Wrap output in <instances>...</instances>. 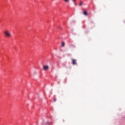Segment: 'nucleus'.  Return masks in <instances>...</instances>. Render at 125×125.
Segmentation results:
<instances>
[{
  "label": "nucleus",
  "instance_id": "nucleus-8",
  "mask_svg": "<svg viewBox=\"0 0 125 125\" xmlns=\"http://www.w3.org/2000/svg\"><path fill=\"white\" fill-rule=\"evenodd\" d=\"M72 1H73L74 3H76V0H72Z\"/></svg>",
  "mask_w": 125,
  "mask_h": 125
},
{
  "label": "nucleus",
  "instance_id": "nucleus-3",
  "mask_svg": "<svg viewBox=\"0 0 125 125\" xmlns=\"http://www.w3.org/2000/svg\"><path fill=\"white\" fill-rule=\"evenodd\" d=\"M72 65H76V64H77V60L75 59H72Z\"/></svg>",
  "mask_w": 125,
  "mask_h": 125
},
{
  "label": "nucleus",
  "instance_id": "nucleus-2",
  "mask_svg": "<svg viewBox=\"0 0 125 125\" xmlns=\"http://www.w3.org/2000/svg\"><path fill=\"white\" fill-rule=\"evenodd\" d=\"M49 69V66L48 65H43V70L44 71H47Z\"/></svg>",
  "mask_w": 125,
  "mask_h": 125
},
{
  "label": "nucleus",
  "instance_id": "nucleus-9",
  "mask_svg": "<svg viewBox=\"0 0 125 125\" xmlns=\"http://www.w3.org/2000/svg\"><path fill=\"white\" fill-rule=\"evenodd\" d=\"M49 122H48L47 123V125H49Z\"/></svg>",
  "mask_w": 125,
  "mask_h": 125
},
{
  "label": "nucleus",
  "instance_id": "nucleus-10",
  "mask_svg": "<svg viewBox=\"0 0 125 125\" xmlns=\"http://www.w3.org/2000/svg\"><path fill=\"white\" fill-rule=\"evenodd\" d=\"M75 5H77V3L75 2V3H74Z\"/></svg>",
  "mask_w": 125,
  "mask_h": 125
},
{
  "label": "nucleus",
  "instance_id": "nucleus-4",
  "mask_svg": "<svg viewBox=\"0 0 125 125\" xmlns=\"http://www.w3.org/2000/svg\"><path fill=\"white\" fill-rule=\"evenodd\" d=\"M83 1H80L79 6H82V5H83Z\"/></svg>",
  "mask_w": 125,
  "mask_h": 125
},
{
  "label": "nucleus",
  "instance_id": "nucleus-7",
  "mask_svg": "<svg viewBox=\"0 0 125 125\" xmlns=\"http://www.w3.org/2000/svg\"><path fill=\"white\" fill-rule=\"evenodd\" d=\"M69 0H64V2L68 3V2H69Z\"/></svg>",
  "mask_w": 125,
  "mask_h": 125
},
{
  "label": "nucleus",
  "instance_id": "nucleus-6",
  "mask_svg": "<svg viewBox=\"0 0 125 125\" xmlns=\"http://www.w3.org/2000/svg\"><path fill=\"white\" fill-rule=\"evenodd\" d=\"M62 47H64V46H65V42H62Z\"/></svg>",
  "mask_w": 125,
  "mask_h": 125
},
{
  "label": "nucleus",
  "instance_id": "nucleus-11",
  "mask_svg": "<svg viewBox=\"0 0 125 125\" xmlns=\"http://www.w3.org/2000/svg\"><path fill=\"white\" fill-rule=\"evenodd\" d=\"M55 101H56V99H54V102H55Z\"/></svg>",
  "mask_w": 125,
  "mask_h": 125
},
{
  "label": "nucleus",
  "instance_id": "nucleus-5",
  "mask_svg": "<svg viewBox=\"0 0 125 125\" xmlns=\"http://www.w3.org/2000/svg\"><path fill=\"white\" fill-rule=\"evenodd\" d=\"M83 14L84 15H85V16H87V12H86V11H85L83 12Z\"/></svg>",
  "mask_w": 125,
  "mask_h": 125
},
{
  "label": "nucleus",
  "instance_id": "nucleus-1",
  "mask_svg": "<svg viewBox=\"0 0 125 125\" xmlns=\"http://www.w3.org/2000/svg\"><path fill=\"white\" fill-rule=\"evenodd\" d=\"M4 35L7 37V38H10V37H11V34L7 31H5L4 32Z\"/></svg>",
  "mask_w": 125,
  "mask_h": 125
}]
</instances>
